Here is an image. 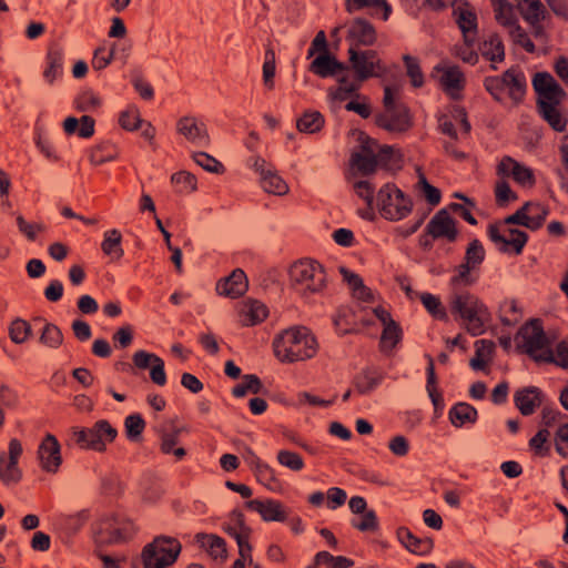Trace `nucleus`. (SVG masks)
Listing matches in <instances>:
<instances>
[{
    "label": "nucleus",
    "instance_id": "obj_10",
    "mask_svg": "<svg viewBox=\"0 0 568 568\" xmlns=\"http://www.w3.org/2000/svg\"><path fill=\"white\" fill-rule=\"evenodd\" d=\"M133 534V523L118 515L103 516L94 527V540L99 546L124 541Z\"/></svg>",
    "mask_w": 568,
    "mask_h": 568
},
{
    "label": "nucleus",
    "instance_id": "obj_50",
    "mask_svg": "<svg viewBox=\"0 0 568 568\" xmlns=\"http://www.w3.org/2000/svg\"><path fill=\"white\" fill-rule=\"evenodd\" d=\"M528 207L527 215L529 219V230L536 231L542 226L548 214L549 209L540 203L527 202Z\"/></svg>",
    "mask_w": 568,
    "mask_h": 568
},
{
    "label": "nucleus",
    "instance_id": "obj_14",
    "mask_svg": "<svg viewBox=\"0 0 568 568\" xmlns=\"http://www.w3.org/2000/svg\"><path fill=\"white\" fill-rule=\"evenodd\" d=\"M496 174L498 178L503 179L511 178L517 184L524 187H531L536 183L532 170L508 155L499 161L496 168Z\"/></svg>",
    "mask_w": 568,
    "mask_h": 568
},
{
    "label": "nucleus",
    "instance_id": "obj_17",
    "mask_svg": "<svg viewBox=\"0 0 568 568\" xmlns=\"http://www.w3.org/2000/svg\"><path fill=\"white\" fill-rule=\"evenodd\" d=\"M90 519V510L81 509L72 514H58L53 518V528L63 538L77 535Z\"/></svg>",
    "mask_w": 568,
    "mask_h": 568
},
{
    "label": "nucleus",
    "instance_id": "obj_32",
    "mask_svg": "<svg viewBox=\"0 0 568 568\" xmlns=\"http://www.w3.org/2000/svg\"><path fill=\"white\" fill-rule=\"evenodd\" d=\"M478 271L460 263L455 268L454 275L449 280L452 292L463 291L462 288L474 285L478 281Z\"/></svg>",
    "mask_w": 568,
    "mask_h": 568
},
{
    "label": "nucleus",
    "instance_id": "obj_19",
    "mask_svg": "<svg viewBox=\"0 0 568 568\" xmlns=\"http://www.w3.org/2000/svg\"><path fill=\"white\" fill-rule=\"evenodd\" d=\"M426 230L434 239L454 242L457 237L456 222L446 210L438 211L428 222Z\"/></svg>",
    "mask_w": 568,
    "mask_h": 568
},
{
    "label": "nucleus",
    "instance_id": "obj_18",
    "mask_svg": "<svg viewBox=\"0 0 568 568\" xmlns=\"http://www.w3.org/2000/svg\"><path fill=\"white\" fill-rule=\"evenodd\" d=\"M132 361L134 366L140 369L150 368V378L154 384L159 386L166 384L164 361L156 354L140 349L133 354Z\"/></svg>",
    "mask_w": 568,
    "mask_h": 568
},
{
    "label": "nucleus",
    "instance_id": "obj_51",
    "mask_svg": "<svg viewBox=\"0 0 568 568\" xmlns=\"http://www.w3.org/2000/svg\"><path fill=\"white\" fill-rule=\"evenodd\" d=\"M315 565H323L327 568H349L354 561L344 556H333L328 551H320L315 555Z\"/></svg>",
    "mask_w": 568,
    "mask_h": 568
},
{
    "label": "nucleus",
    "instance_id": "obj_38",
    "mask_svg": "<svg viewBox=\"0 0 568 568\" xmlns=\"http://www.w3.org/2000/svg\"><path fill=\"white\" fill-rule=\"evenodd\" d=\"M479 51L485 59L493 63L501 62L505 59L504 44L497 34H491L487 40H485L480 44Z\"/></svg>",
    "mask_w": 568,
    "mask_h": 568
},
{
    "label": "nucleus",
    "instance_id": "obj_29",
    "mask_svg": "<svg viewBox=\"0 0 568 568\" xmlns=\"http://www.w3.org/2000/svg\"><path fill=\"white\" fill-rule=\"evenodd\" d=\"M397 538L400 544L410 552L416 555H426L433 548V541L429 538H418L406 527L397 529Z\"/></svg>",
    "mask_w": 568,
    "mask_h": 568
},
{
    "label": "nucleus",
    "instance_id": "obj_55",
    "mask_svg": "<svg viewBox=\"0 0 568 568\" xmlns=\"http://www.w3.org/2000/svg\"><path fill=\"white\" fill-rule=\"evenodd\" d=\"M276 459L281 466L286 467L293 471H300L305 466L301 455L287 449L278 450Z\"/></svg>",
    "mask_w": 568,
    "mask_h": 568
},
{
    "label": "nucleus",
    "instance_id": "obj_61",
    "mask_svg": "<svg viewBox=\"0 0 568 568\" xmlns=\"http://www.w3.org/2000/svg\"><path fill=\"white\" fill-rule=\"evenodd\" d=\"M192 158L197 165L207 172L222 173L224 171L223 164L205 152H195Z\"/></svg>",
    "mask_w": 568,
    "mask_h": 568
},
{
    "label": "nucleus",
    "instance_id": "obj_5",
    "mask_svg": "<svg viewBox=\"0 0 568 568\" xmlns=\"http://www.w3.org/2000/svg\"><path fill=\"white\" fill-rule=\"evenodd\" d=\"M394 156V150L390 146H381L376 141L365 139L359 149L353 152L351 164L362 175L373 173L377 166H389Z\"/></svg>",
    "mask_w": 568,
    "mask_h": 568
},
{
    "label": "nucleus",
    "instance_id": "obj_2",
    "mask_svg": "<svg viewBox=\"0 0 568 568\" xmlns=\"http://www.w3.org/2000/svg\"><path fill=\"white\" fill-rule=\"evenodd\" d=\"M532 87L538 94V111L542 119L557 132L565 131L567 119L558 110V104L565 97L564 89L547 72L534 75Z\"/></svg>",
    "mask_w": 568,
    "mask_h": 568
},
{
    "label": "nucleus",
    "instance_id": "obj_4",
    "mask_svg": "<svg viewBox=\"0 0 568 568\" xmlns=\"http://www.w3.org/2000/svg\"><path fill=\"white\" fill-rule=\"evenodd\" d=\"M288 285L295 294L308 301L326 288L325 270L314 260H300L288 268Z\"/></svg>",
    "mask_w": 568,
    "mask_h": 568
},
{
    "label": "nucleus",
    "instance_id": "obj_54",
    "mask_svg": "<svg viewBox=\"0 0 568 568\" xmlns=\"http://www.w3.org/2000/svg\"><path fill=\"white\" fill-rule=\"evenodd\" d=\"M171 182L178 193H190L196 190L195 176L185 171L174 173L171 178Z\"/></svg>",
    "mask_w": 568,
    "mask_h": 568
},
{
    "label": "nucleus",
    "instance_id": "obj_48",
    "mask_svg": "<svg viewBox=\"0 0 568 568\" xmlns=\"http://www.w3.org/2000/svg\"><path fill=\"white\" fill-rule=\"evenodd\" d=\"M263 392V385L261 379L253 374L244 375L242 383L237 384L232 394L235 397H244L247 393L260 394Z\"/></svg>",
    "mask_w": 568,
    "mask_h": 568
},
{
    "label": "nucleus",
    "instance_id": "obj_1",
    "mask_svg": "<svg viewBox=\"0 0 568 568\" xmlns=\"http://www.w3.org/2000/svg\"><path fill=\"white\" fill-rule=\"evenodd\" d=\"M275 357L285 364L306 361L315 356L318 343L305 326H294L277 334L272 343Z\"/></svg>",
    "mask_w": 568,
    "mask_h": 568
},
{
    "label": "nucleus",
    "instance_id": "obj_28",
    "mask_svg": "<svg viewBox=\"0 0 568 568\" xmlns=\"http://www.w3.org/2000/svg\"><path fill=\"white\" fill-rule=\"evenodd\" d=\"M338 87L329 90V97L334 101H345L346 99L354 97L359 99L361 94L357 93L363 81L356 75L345 74L338 79Z\"/></svg>",
    "mask_w": 568,
    "mask_h": 568
},
{
    "label": "nucleus",
    "instance_id": "obj_3",
    "mask_svg": "<svg viewBox=\"0 0 568 568\" xmlns=\"http://www.w3.org/2000/svg\"><path fill=\"white\" fill-rule=\"evenodd\" d=\"M448 303L452 314L462 320L464 328L471 336L485 333L490 313L476 295L468 291L450 292Z\"/></svg>",
    "mask_w": 568,
    "mask_h": 568
},
{
    "label": "nucleus",
    "instance_id": "obj_46",
    "mask_svg": "<svg viewBox=\"0 0 568 568\" xmlns=\"http://www.w3.org/2000/svg\"><path fill=\"white\" fill-rule=\"evenodd\" d=\"M383 376L375 371H364L355 378V387L361 394H367L375 389L382 382Z\"/></svg>",
    "mask_w": 568,
    "mask_h": 568
},
{
    "label": "nucleus",
    "instance_id": "obj_56",
    "mask_svg": "<svg viewBox=\"0 0 568 568\" xmlns=\"http://www.w3.org/2000/svg\"><path fill=\"white\" fill-rule=\"evenodd\" d=\"M125 433L129 439H138L145 428V422L140 414H131L124 420Z\"/></svg>",
    "mask_w": 568,
    "mask_h": 568
},
{
    "label": "nucleus",
    "instance_id": "obj_6",
    "mask_svg": "<svg viewBox=\"0 0 568 568\" xmlns=\"http://www.w3.org/2000/svg\"><path fill=\"white\" fill-rule=\"evenodd\" d=\"M516 341L532 359L545 363L554 359V351L540 322L530 321L520 327Z\"/></svg>",
    "mask_w": 568,
    "mask_h": 568
},
{
    "label": "nucleus",
    "instance_id": "obj_24",
    "mask_svg": "<svg viewBox=\"0 0 568 568\" xmlns=\"http://www.w3.org/2000/svg\"><path fill=\"white\" fill-rule=\"evenodd\" d=\"M544 394L535 386L518 389L514 395L516 407L524 416L532 415L542 403Z\"/></svg>",
    "mask_w": 568,
    "mask_h": 568
},
{
    "label": "nucleus",
    "instance_id": "obj_12",
    "mask_svg": "<svg viewBox=\"0 0 568 568\" xmlns=\"http://www.w3.org/2000/svg\"><path fill=\"white\" fill-rule=\"evenodd\" d=\"M487 234L489 240L500 252L507 253L513 251L517 255L523 252L528 241L527 233L503 223L499 225H489Z\"/></svg>",
    "mask_w": 568,
    "mask_h": 568
},
{
    "label": "nucleus",
    "instance_id": "obj_20",
    "mask_svg": "<svg viewBox=\"0 0 568 568\" xmlns=\"http://www.w3.org/2000/svg\"><path fill=\"white\" fill-rule=\"evenodd\" d=\"M376 123L389 132H404L412 125L408 110L403 105L385 110L376 118Z\"/></svg>",
    "mask_w": 568,
    "mask_h": 568
},
{
    "label": "nucleus",
    "instance_id": "obj_42",
    "mask_svg": "<svg viewBox=\"0 0 568 568\" xmlns=\"http://www.w3.org/2000/svg\"><path fill=\"white\" fill-rule=\"evenodd\" d=\"M324 116L318 111L305 112L296 123L297 130L303 133H316L324 126Z\"/></svg>",
    "mask_w": 568,
    "mask_h": 568
},
{
    "label": "nucleus",
    "instance_id": "obj_58",
    "mask_svg": "<svg viewBox=\"0 0 568 568\" xmlns=\"http://www.w3.org/2000/svg\"><path fill=\"white\" fill-rule=\"evenodd\" d=\"M115 158V152L110 144H100L93 148L90 152L89 160L93 165H101L112 161Z\"/></svg>",
    "mask_w": 568,
    "mask_h": 568
},
{
    "label": "nucleus",
    "instance_id": "obj_53",
    "mask_svg": "<svg viewBox=\"0 0 568 568\" xmlns=\"http://www.w3.org/2000/svg\"><path fill=\"white\" fill-rule=\"evenodd\" d=\"M31 325L22 318H16L9 326V336L16 344L24 343L31 336Z\"/></svg>",
    "mask_w": 568,
    "mask_h": 568
},
{
    "label": "nucleus",
    "instance_id": "obj_13",
    "mask_svg": "<svg viewBox=\"0 0 568 568\" xmlns=\"http://www.w3.org/2000/svg\"><path fill=\"white\" fill-rule=\"evenodd\" d=\"M37 458L41 469L48 474L58 473L62 464L61 445L57 437L47 434L39 444Z\"/></svg>",
    "mask_w": 568,
    "mask_h": 568
},
{
    "label": "nucleus",
    "instance_id": "obj_62",
    "mask_svg": "<svg viewBox=\"0 0 568 568\" xmlns=\"http://www.w3.org/2000/svg\"><path fill=\"white\" fill-rule=\"evenodd\" d=\"M116 50H118L116 44H113L110 50H106L105 47H99L98 49H95L93 59H92L93 69L102 70V69L106 68L111 63L112 59L114 58Z\"/></svg>",
    "mask_w": 568,
    "mask_h": 568
},
{
    "label": "nucleus",
    "instance_id": "obj_43",
    "mask_svg": "<svg viewBox=\"0 0 568 568\" xmlns=\"http://www.w3.org/2000/svg\"><path fill=\"white\" fill-rule=\"evenodd\" d=\"M428 358V366H427V384H426V390L428 393V396L434 405V408L436 412H439L444 407V399L440 393L436 389V375H435V367H434V359L430 356H427Z\"/></svg>",
    "mask_w": 568,
    "mask_h": 568
},
{
    "label": "nucleus",
    "instance_id": "obj_11",
    "mask_svg": "<svg viewBox=\"0 0 568 568\" xmlns=\"http://www.w3.org/2000/svg\"><path fill=\"white\" fill-rule=\"evenodd\" d=\"M358 318L364 325L374 324V320H378L384 326L381 337V345L384 349L393 348L402 338V329L399 325L392 318L389 312L383 306L374 308H363Z\"/></svg>",
    "mask_w": 568,
    "mask_h": 568
},
{
    "label": "nucleus",
    "instance_id": "obj_35",
    "mask_svg": "<svg viewBox=\"0 0 568 568\" xmlns=\"http://www.w3.org/2000/svg\"><path fill=\"white\" fill-rule=\"evenodd\" d=\"M260 183L265 192L274 195L281 196L288 192L287 183L272 165L260 176Z\"/></svg>",
    "mask_w": 568,
    "mask_h": 568
},
{
    "label": "nucleus",
    "instance_id": "obj_47",
    "mask_svg": "<svg viewBox=\"0 0 568 568\" xmlns=\"http://www.w3.org/2000/svg\"><path fill=\"white\" fill-rule=\"evenodd\" d=\"M224 530L232 536L236 541L240 535L250 537L251 529L244 523V516L237 510H233L230 515V521L225 524Z\"/></svg>",
    "mask_w": 568,
    "mask_h": 568
},
{
    "label": "nucleus",
    "instance_id": "obj_40",
    "mask_svg": "<svg viewBox=\"0 0 568 568\" xmlns=\"http://www.w3.org/2000/svg\"><path fill=\"white\" fill-rule=\"evenodd\" d=\"M491 4L498 23L509 28V30L517 26L514 8L507 0H491Z\"/></svg>",
    "mask_w": 568,
    "mask_h": 568
},
{
    "label": "nucleus",
    "instance_id": "obj_22",
    "mask_svg": "<svg viewBox=\"0 0 568 568\" xmlns=\"http://www.w3.org/2000/svg\"><path fill=\"white\" fill-rule=\"evenodd\" d=\"M434 74L438 77L444 90L455 97L464 87V74L456 65H437L434 68Z\"/></svg>",
    "mask_w": 568,
    "mask_h": 568
},
{
    "label": "nucleus",
    "instance_id": "obj_49",
    "mask_svg": "<svg viewBox=\"0 0 568 568\" xmlns=\"http://www.w3.org/2000/svg\"><path fill=\"white\" fill-rule=\"evenodd\" d=\"M419 300L433 317L440 321H447L448 315L439 297L430 293H422L419 295Z\"/></svg>",
    "mask_w": 568,
    "mask_h": 568
},
{
    "label": "nucleus",
    "instance_id": "obj_36",
    "mask_svg": "<svg viewBox=\"0 0 568 568\" xmlns=\"http://www.w3.org/2000/svg\"><path fill=\"white\" fill-rule=\"evenodd\" d=\"M449 419L455 427L474 424L477 419V410L467 403H457L449 410Z\"/></svg>",
    "mask_w": 568,
    "mask_h": 568
},
{
    "label": "nucleus",
    "instance_id": "obj_9",
    "mask_svg": "<svg viewBox=\"0 0 568 568\" xmlns=\"http://www.w3.org/2000/svg\"><path fill=\"white\" fill-rule=\"evenodd\" d=\"M181 550L182 545L176 538L160 535L143 547L141 561H150L156 568H169L178 560Z\"/></svg>",
    "mask_w": 568,
    "mask_h": 568
},
{
    "label": "nucleus",
    "instance_id": "obj_30",
    "mask_svg": "<svg viewBox=\"0 0 568 568\" xmlns=\"http://www.w3.org/2000/svg\"><path fill=\"white\" fill-rule=\"evenodd\" d=\"M348 38L353 43L371 45L376 39L375 29L369 22L356 19L348 28Z\"/></svg>",
    "mask_w": 568,
    "mask_h": 568
},
{
    "label": "nucleus",
    "instance_id": "obj_23",
    "mask_svg": "<svg viewBox=\"0 0 568 568\" xmlns=\"http://www.w3.org/2000/svg\"><path fill=\"white\" fill-rule=\"evenodd\" d=\"M247 278L241 268H236L232 274L216 284V291L220 295L236 298L242 296L247 290Z\"/></svg>",
    "mask_w": 568,
    "mask_h": 568
},
{
    "label": "nucleus",
    "instance_id": "obj_8",
    "mask_svg": "<svg viewBox=\"0 0 568 568\" xmlns=\"http://www.w3.org/2000/svg\"><path fill=\"white\" fill-rule=\"evenodd\" d=\"M376 204L381 215L389 221L405 219L413 209L412 200L392 183H386L379 189Z\"/></svg>",
    "mask_w": 568,
    "mask_h": 568
},
{
    "label": "nucleus",
    "instance_id": "obj_16",
    "mask_svg": "<svg viewBox=\"0 0 568 568\" xmlns=\"http://www.w3.org/2000/svg\"><path fill=\"white\" fill-rule=\"evenodd\" d=\"M176 132L190 143L205 148L210 144V135L205 123L192 115H185L178 120Z\"/></svg>",
    "mask_w": 568,
    "mask_h": 568
},
{
    "label": "nucleus",
    "instance_id": "obj_21",
    "mask_svg": "<svg viewBox=\"0 0 568 568\" xmlns=\"http://www.w3.org/2000/svg\"><path fill=\"white\" fill-rule=\"evenodd\" d=\"M501 81L508 97L519 103L527 91V80L525 73L518 68H510L501 74Z\"/></svg>",
    "mask_w": 568,
    "mask_h": 568
},
{
    "label": "nucleus",
    "instance_id": "obj_60",
    "mask_svg": "<svg viewBox=\"0 0 568 568\" xmlns=\"http://www.w3.org/2000/svg\"><path fill=\"white\" fill-rule=\"evenodd\" d=\"M500 321L507 326L515 325L520 318L517 302L514 300L505 301L500 305Z\"/></svg>",
    "mask_w": 568,
    "mask_h": 568
},
{
    "label": "nucleus",
    "instance_id": "obj_15",
    "mask_svg": "<svg viewBox=\"0 0 568 568\" xmlns=\"http://www.w3.org/2000/svg\"><path fill=\"white\" fill-rule=\"evenodd\" d=\"M349 60L356 72V77L364 81L371 77L379 75L383 70L377 53L373 50L357 51L353 47L349 48Z\"/></svg>",
    "mask_w": 568,
    "mask_h": 568
},
{
    "label": "nucleus",
    "instance_id": "obj_37",
    "mask_svg": "<svg viewBox=\"0 0 568 568\" xmlns=\"http://www.w3.org/2000/svg\"><path fill=\"white\" fill-rule=\"evenodd\" d=\"M196 542L215 559H224L226 557V547L223 538L216 535L197 534Z\"/></svg>",
    "mask_w": 568,
    "mask_h": 568
},
{
    "label": "nucleus",
    "instance_id": "obj_63",
    "mask_svg": "<svg viewBox=\"0 0 568 568\" xmlns=\"http://www.w3.org/2000/svg\"><path fill=\"white\" fill-rule=\"evenodd\" d=\"M119 123L124 130H136L142 124L139 110L135 106H129L121 112Z\"/></svg>",
    "mask_w": 568,
    "mask_h": 568
},
{
    "label": "nucleus",
    "instance_id": "obj_52",
    "mask_svg": "<svg viewBox=\"0 0 568 568\" xmlns=\"http://www.w3.org/2000/svg\"><path fill=\"white\" fill-rule=\"evenodd\" d=\"M74 104L81 112H93L101 106L102 100L92 90H85L75 98Z\"/></svg>",
    "mask_w": 568,
    "mask_h": 568
},
{
    "label": "nucleus",
    "instance_id": "obj_39",
    "mask_svg": "<svg viewBox=\"0 0 568 568\" xmlns=\"http://www.w3.org/2000/svg\"><path fill=\"white\" fill-rule=\"evenodd\" d=\"M121 242V233L116 229L109 230L104 233L103 241L101 243V250L112 260H119L124 254Z\"/></svg>",
    "mask_w": 568,
    "mask_h": 568
},
{
    "label": "nucleus",
    "instance_id": "obj_26",
    "mask_svg": "<svg viewBox=\"0 0 568 568\" xmlns=\"http://www.w3.org/2000/svg\"><path fill=\"white\" fill-rule=\"evenodd\" d=\"M456 22L463 33L464 41L475 43L477 38V17L468 4L454 10Z\"/></svg>",
    "mask_w": 568,
    "mask_h": 568
},
{
    "label": "nucleus",
    "instance_id": "obj_64",
    "mask_svg": "<svg viewBox=\"0 0 568 568\" xmlns=\"http://www.w3.org/2000/svg\"><path fill=\"white\" fill-rule=\"evenodd\" d=\"M417 190L422 193L425 200L433 206L439 204L440 192L437 187L430 185L424 175H419L416 184Z\"/></svg>",
    "mask_w": 568,
    "mask_h": 568
},
{
    "label": "nucleus",
    "instance_id": "obj_59",
    "mask_svg": "<svg viewBox=\"0 0 568 568\" xmlns=\"http://www.w3.org/2000/svg\"><path fill=\"white\" fill-rule=\"evenodd\" d=\"M361 515V518L352 519L351 524L354 528L359 531H376L378 529V519L373 509H368Z\"/></svg>",
    "mask_w": 568,
    "mask_h": 568
},
{
    "label": "nucleus",
    "instance_id": "obj_27",
    "mask_svg": "<svg viewBox=\"0 0 568 568\" xmlns=\"http://www.w3.org/2000/svg\"><path fill=\"white\" fill-rule=\"evenodd\" d=\"M344 69V65L329 52L320 53L310 64V71L321 78L336 75Z\"/></svg>",
    "mask_w": 568,
    "mask_h": 568
},
{
    "label": "nucleus",
    "instance_id": "obj_7",
    "mask_svg": "<svg viewBox=\"0 0 568 568\" xmlns=\"http://www.w3.org/2000/svg\"><path fill=\"white\" fill-rule=\"evenodd\" d=\"M71 432L78 447L98 453L104 452L118 435V430L105 419L98 420L91 427H73Z\"/></svg>",
    "mask_w": 568,
    "mask_h": 568
},
{
    "label": "nucleus",
    "instance_id": "obj_41",
    "mask_svg": "<svg viewBox=\"0 0 568 568\" xmlns=\"http://www.w3.org/2000/svg\"><path fill=\"white\" fill-rule=\"evenodd\" d=\"M254 474L256 479L272 491L281 488L280 480L275 476V471L267 464L256 458L254 464Z\"/></svg>",
    "mask_w": 568,
    "mask_h": 568
},
{
    "label": "nucleus",
    "instance_id": "obj_25",
    "mask_svg": "<svg viewBox=\"0 0 568 568\" xmlns=\"http://www.w3.org/2000/svg\"><path fill=\"white\" fill-rule=\"evenodd\" d=\"M246 507L258 513L265 521H284L286 519L282 504L274 499H252L246 503Z\"/></svg>",
    "mask_w": 568,
    "mask_h": 568
},
{
    "label": "nucleus",
    "instance_id": "obj_57",
    "mask_svg": "<svg viewBox=\"0 0 568 568\" xmlns=\"http://www.w3.org/2000/svg\"><path fill=\"white\" fill-rule=\"evenodd\" d=\"M21 477L20 469L18 467V462L4 459V457L0 458V478L9 484L17 483Z\"/></svg>",
    "mask_w": 568,
    "mask_h": 568
},
{
    "label": "nucleus",
    "instance_id": "obj_45",
    "mask_svg": "<svg viewBox=\"0 0 568 568\" xmlns=\"http://www.w3.org/2000/svg\"><path fill=\"white\" fill-rule=\"evenodd\" d=\"M485 255L486 252L483 244L480 241L475 239L468 244L462 263L479 271V267L485 260Z\"/></svg>",
    "mask_w": 568,
    "mask_h": 568
},
{
    "label": "nucleus",
    "instance_id": "obj_44",
    "mask_svg": "<svg viewBox=\"0 0 568 568\" xmlns=\"http://www.w3.org/2000/svg\"><path fill=\"white\" fill-rule=\"evenodd\" d=\"M39 342L49 348L57 349L63 343V334L55 324L45 322Z\"/></svg>",
    "mask_w": 568,
    "mask_h": 568
},
{
    "label": "nucleus",
    "instance_id": "obj_34",
    "mask_svg": "<svg viewBox=\"0 0 568 568\" xmlns=\"http://www.w3.org/2000/svg\"><path fill=\"white\" fill-rule=\"evenodd\" d=\"M518 9L523 14L524 19L536 28V33H539V27L537 24L545 17V8L540 0H515Z\"/></svg>",
    "mask_w": 568,
    "mask_h": 568
},
{
    "label": "nucleus",
    "instance_id": "obj_31",
    "mask_svg": "<svg viewBox=\"0 0 568 568\" xmlns=\"http://www.w3.org/2000/svg\"><path fill=\"white\" fill-rule=\"evenodd\" d=\"M267 316L266 306L260 301H247L243 304L240 312V321L244 326H253Z\"/></svg>",
    "mask_w": 568,
    "mask_h": 568
},
{
    "label": "nucleus",
    "instance_id": "obj_33",
    "mask_svg": "<svg viewBox=\"0 0 568 568\" xmlns=\"http://www.w3.org/2000/svg\"><path fill=\"white\" fill-rule=\"evenodd\" d=\"M63 73V52L58 47H51L47 53V68L43 71V78L52 84Z\"/></svg>",
    "mask_w": 568,
    "mask_h": 568
}]
</instances>
